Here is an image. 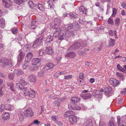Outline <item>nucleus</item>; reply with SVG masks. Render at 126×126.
<instances>
[{
  "label": "nucleus",
  "instance_id": "obj_13",
  "mask_svg": "<svg viewBox=\"0 0 126 126\" xmlns=\"http://www.w3.org/2000/svg\"><path fill=\"white\" fill-rule=\"evenodd\" d=\"M93 96L99 99H101L102 95V94L100 93L98 90H94L93 93Z\"/></svg>",
  "mask_w": 126,
  "mask_h": 126
},
{
  "label": "nucleus",
  "instance_id": "obj_34",
  "mask_svg": "<svg viewBox=\"0 0 126 126\" xmlns=\"http://www.w3.org/2000/svg\"><path fill=\"white\" fill-rule=\"evenodd\" d=\"M120 18L118 17H116L115 19V25L118 28L119 27L120 23Z\"/></svg>",
  "mask_w": 126,
  "mask_h": 126
},
{
  "label": "nucleus",
  "instance_id": "obj_53",
  "mask_svg": "<svg viewBox=\"0 0 126 126\" xmlns=\"http://www.w3.org/2000/svg\"><path fill=\"white\" fill-rule=\"evenodd\" d=\"M5 110H11V105L8 104L7 105H5Z\"/></svg>",
  "mask_w": 126,
  "mask_h": 126
},
{
  "label": "nucleus",
  "instance_id": "obj_22",
  "mask_svg": "<svg viewBox=\"0 0 126 126\" xmlns=\"http://www.w3.org/2000/svg\"><path fill=\"white\" fill-rule=\"evenodd\" d=\"M2 118L4 120H9L10 118V115L9 113L7 112H5L3 113L2 115Z\"/></svg>",
  "mask_w": 126,
  "mask_h": 126
},
{
  "label": "nucleus",
  "instance_id": "obj_7",
  "mask_svg": "<svg viewBox=\"0 0 126 126\" xmlns=\"http://www.w3.org/2000/svg\"><path fill=\"white\" fill-rule=\"evenodd\" d=\"M23 113L24 115L27 117H32L34 116L33 112L30 108L26 110L23 112Z\"/></svg>",
  "mask_w": 126,
  "mask_h": 126
},
{
  "label": "nucleus",
  "instance_id": "obj_23",
  "mask_svg": "<svg viewBox=\"0 0 126 126\" xmlns=\"http://www.w3.org/2000/svg\"><path fill=\"white\" fill-rule=\"evenodd\" d=\"M80 96L84 99H87L91 98V95L90 93H87L81 94Z\"/></svg>",
  "mask_w": 126,
  "mask_h": 126
},
{
  "label": "nucleus",
  "instance_id": "obj_44",
  "mask_svg": "<svg viewBox=\"0 0 126 126\" xmlns=\"http://www.w3.org/2000/svg\"><path fill=\"white\" fill-rule=\"evenodd\" d=\"M14 72L15 73L17 74V76H19L21 75L23 73L22 71L17 69H15Z\"/></svg>",
  "mask_w": 126,
  "mask_h": 126
},
{
  "label": "nucleus",
  "instance_id": "obj_6",
  "mask_svg": "<svg viewBox=\"0 0 126 126\" xmlns=\"http://www.w3.org/2000/svg\"><path fill=\"white\" fill-rule=\"evenodd\" d=\"M19 54L17 57V63L18 65H19L21 63L22 61L24 58L25 54L20 50L19 51Z\"/></svg>",
  "mask_w": 126,
  "mask_h": 126
},
{
  "label": "nucleus",
  "instance_id": "obj_64",
  "mask_svg": "<svg viewBox=\"0 0 126 126\" xmlns=\"http://www.w3.org/2000/svg\"><path fill=\"white\" fill-rule=\"evenodd\" d=\"M79 77L81 79H83L84 78L83 73H81L79 74Z\"/></svg>",
  "mask_w": 126,
  "mask_h": 126
},
{
  "label": "nucleus",
  "instance_id": "obj_61",
  "mask_svg": "<svg viewBox=\"0 0 126 126\" xmlns=\"http://www.w3.org/2000/svg\"><path fill=\"white\" fill-rule=\"evenodd\" d=\"M111 0H101V2L102 3H104L106 2H108L110 3L111 2Z\"/></svg>",
  "mask_w": 126,
  "mask_h": 126
},
{
  "label": "nucleus",
  "instance_id": "obj_8",
  "mask_svg": "<svg viewBox=\"0 0 126 126\" xmlns=\"http://www.w3.org/2000/svg\"><path fill=\"white\" fill-rule=\"evenodd\" d=\"M81 46L80 43L78 42L74 43L70 46L68 49L69 50H75L79 48Z\"/></svg>",
  "mask_w": 126,
  "mask_h": 126
},
{
  "label": "nucleus",
  "instance_id": "obj_30",
  "mask_svg": "<svg viewBox=\"0 0 126 126\" xmlns=\"http://www.w3.org/2000/svg\"><path fill=\"white\" fill-rule=\"evenodd\" d=\"M46 67L48 68V69H52L55 66V64L51 62H48L46 64Z\"/></svg>",
  "mask_w": 126,
  "mask_h": 126
},
{
  "label": "nucleus",
  "instance_id": "obj_9",
  "mask_svg": "<svg viewBox=\"0 0 126 126\" xmlns=\"http://www.w3.org/2000/svg\"><path fill=\"white\" fill-rule=\"evenodd\" d=\"M37 21L33 20L32 21L31 24H28L27 26L28 28L30 30H33L36 28L37 26Z\"/></svg>",
  "mask_w": 126,
  "mask_h": 126
},
{
  "label": "nucleus",
  "instance_id": "obj_15",
  "mask_svg": "<svg viewBox=\"0 0 126 126\" xmlns=\"http://www.w3.org/2000/svg\"><path fill=\"white\" fill-rule=\"evenodd\" d=\"M24 94L25 96H29L31 92H32V93H34L35 91L33 90H32L31 88H25V89L24 90Z\"/></svg>",
  "mask_w": 126,
  "mask_h": 126
},
{
  "label": "nucleus",
  "instance_id": "obj_25",
  "mask_svg": "<svg viewBox=\"0 0 126 126\" xmlns=\"http://www.w3.org/2000/svg\"><path fill=\"white\" fill-rule=\"evenodd\" d=\"M40 65L32 64L30 67V69L31 71L36 70L38 69L40 66Z\"/></svg>",
  "mask_w": 126,
  "mask_h": 126
},
{
  "label": "nucleus",
  "instance_id": "obj_55",
  "mask_svg": "<svg viewBox=\"0 0 126 126\" xmlns=\"http://www.w3.org/2000/svg\"><path fill=\"white\" fill-rule=\"evenodd\" d=\"M35 92L34 93H32V92H31L29 97L32 98H34L35 97Z\"/></svg>",
  "mask_w": 126,
  "mask_h": 126
},
{
  "label": "nucleus",
  "instance_id": "obj_26",
  "mask_svg": "<svg viewBox=\"0 0 126 126\" xmlns=\"http://www.w3.org/2000/svg\"><path fill=\"white\" fill-rule=\"evenodd\" d=\"M66 15H69L71 18L77 19L79 18L80 17L79 15L75 13H70L69 14H67Z\"/></svg>",
  "mask_w": 126,
  "mask_h": 126
},
{
  "label": "nucleus",
  "instance_id": "obj_2",
  "mask_svg": "<svg viewBox=\"0 0 126 126\" xmlns=\"http://www.w3.org/2000/svg\"><path fill=\"white\" fill-rule=\"evenodd\" d=\"M74 33L72 31H68L65 32V34H62L59 38L58 39L61 40L63 39H67L68 38L71 36H74Z\"/></svg>",
  "mask_w": 126,
  "mask_h": 126
},
{
  "label": "nucleus",
  "instance_id": "obj_14",
  "mask_svg": "<svg viewBox=\"0 0 126 126\" xmlns=\"http://www.w3.org/2000/svg\"><path fill=\"white\" fill-rule=\"evenodd\" d=\"M2 1L3 5L6 8H9L12 5V2L10 0H2Z\"/></svg>",
  "mask_w": 126,
  "mask_h": 126
},
{
  "label": "nucleus",
  "instance_id": "obj_50",
  "mask_svg": "<svg viewBox=\"0 0 126 126\" xmlns=\"http://www.w3.org/2000/svg\"><path fill=\"white\" fill-rule=\"evenodd\" d=\"M0 112H2L4 111V110H5V105H4L3 104H1L0 105Z\"/></svg>",
  "mask_w": 126,
  "mask_h": 126
},
{
  "label": "nucleus",
  "instance_id": "obj_12",
  "mask_svg": "<svg viewBox=\"0 0 126 126\" xmlns=\"http://www.w3.org/2000/svg\"><path fill=\"white\" fill-rule=\"evenodd\" d=\"M53 37L51 35H49L46 38V40H45V45L47 47V46H49L50 45V42L53 41Z\"/></svg>",
  "mask_w": 126,
  "mask_h": 126
},
{
  "label": "nucleus",
  "instance_id": "obj_48",
  "mask_svg": "<svg viewBox=\"0 0 126 126\" xmlns=\"http://www.w3.org/2000/svg\"><path fill=\"white\" fill-rule=\"evenodd\" d=\"M5 21L3 18H0V27H2L5 24Z\"/></svg>",
  "mask_w": 126,
  "mask_h": 126
},
{
  "label": "nucleus",
  "instance_id": "obj_19",
  "mask_svg": "<svg viewBox=\"0 0 126 126\" xmlns=\"http://www.w3.org/2000/svg\"><path fill=\"white\" fill-rule=\"evenodd\" d=\"M41 61V59L40 58H35L33 59L32 61V64H35L40 65V62Z\"/></svg>",
  "mask_w": 126,
  "mask_h": 126
},
{
  "label": "nucleus",
  "instance_id": "obj_46",
  "mask_svg": "<svg viewBox=\"0 0 126 126\" xmlns=\"http://www.w3.org/2000/svg\"><path fill=\"white\" fill-rule=\"evenodd\" d=\"M73 27V25L72 24H68L65 26V28L67 30H69Z\"/></svg>",
  "mask_w": 126,
  "mask_h": 126
},
{
  "label": "nucleus",
  "instance_id": "obj_60",
  "mask_svg": "<svg viewBox=\"0 0 126 126\" xmlns=\"http://www.w3.org/2000/svg\"><path fill=\"white\" fill-rule=\"evenodd\" d=\"M54 103L55 104V106H58L60 104V102L57 101H55L54 102Z\"/></svg>",
  "mask_w": 126,
  "mask_h": 126
},
{
  "label": "nucleus",
  "instance_id": "obj_29",
  "mask_svg": "<svg viewBox=\"0 0 126 126\" xmlns=\"http://www.w3.org/2000/svg\"><path fill=\"white\" fill-rule=\"evenodd\" d=\"M56 30L53 34V37H55L57 38L60 35L61 32L62 31L61 29H55Z\"/></svg>",
  "mask_w": 126,
  "mask_h": 126
},
{
  "label": "nucleus",
  "instance_id": "obj_1",
  "mask_svg": "<svg viewBox=\"0 0 126 126\" xmlns=\"http://www.w3.org/2000/svg\"><path fill=\"white\" fill-rule=\"evenodd\" d=\"M61 24V20L60 19L56 18L52 21L50 24V26L54 29H61L60 26Z\"/></svg>",
  "mask_w": 126,
  "mask_h": 126
},
{
  "label": "nucleus",
  "instance_id": "obj_36",
  "mask_svg": "<svg viewBox=\"0 0 126 126\" xmlns=\"http://www.w3.org/2000/svg\"><path fill=\"white\" fill-rule=\"evenodd\" d=\"M68 108L70 109H74L76 110H80L81 109V108L79 106L76 105L74 107H72L71 106H70L69 105H68Z\"/></svg>",
  "mask_w": 126,
  "mask_h": 126
},
{
  "label": "nucleus",
  "instance_id": "obj_52",
  "mask_svg": "<svg viewBox=\"0 0 126 126\" xmlns=\"http://www.w3.org/2000/svg\"><path fill=\"white\" fill-rule=\"evenodd\" d=\"M123 122L121 121L120 116H117V123L118 124V126H120V125L121 123L122 122Z\"/></svg>",
  "mask_w": 126,
  "mask_h": 126
},
{
  "label": "nucleus",
  "instance_id": "obj_62",
  "mask_svg": "<svg viewBox=\"0 0 126 126\" xmlns=\"http://www.w3.org/2000/svg\"><path fill=\"white\" fill-rule=\"evenodd\" d=\"M40 123V122H39L38 120H35L34 121H33V123H32V124H36V125H38V124H39Z\"/></svg>",
  "mask_w": 126,
  "mask_h": 126
},
{
  "label": "nucleus",
  "instance_id": "obj_33",
  "mask_svg": "<svg viewBox=\"0 0 126 126\" xmlns=\"http://www.w3.org/2000/svg\"><path fill=\"white\" fill-rule=\"evenodd\" d=\"M79 10L80 11L83 12V14H86L87 10L85 8L84 6H81L79 8Z\"/></svg>",
  "mask_w": 126,
  "mask_h": 126
},
{
  "label": "nucleus",
  "instance_id": "obj_57",
  "mask_svg": "<svg viewBox=\"0 0 126 126\" xmlns=\"http://www.w3.org/2000/svg\"><path fill=\"white\" fill-rule=\"evenodd\" d=\"M14 77V75L13 74L10 73L8 75V78L11 80H13V79Z\"/></svg>",
  "mask_w": 126,
  "mask_h": 126
},
{
  "label": "nucleus",
  "instance_id": "obj_17",
  "mask_svg": "<svg viewBox=\"0 0 126 126\" xmlns=\"http://www.w3.org/2000/svg\"><path fill=\"white\" fill-rule=\"evenodd\" d=\"M69 120L70 123L72 125L76 124L77 121V118L75 116H73L69 118Z\"/></svg>",
  "mask_w": 126,
  "mask_h": 126
},
{
  "label": "nucleus",
  "instance_id": "obj_45",
  "mask_svg": "<svg viewBox=\"0 0 126 126\" xmlns=\"http://www.w3.org/2000/svg\"><path fill=\"white\" fill-rule=\"evenodd\" d=\"M27 0H14L15 3L20 5L24 1Z\"/></svg>",
  "mask_w": 126,
  "mask_h": 126
},
{
  "label": "nucleus",
  "instance_id": "obj_41",
  "mask_svg": "<svg viewBox=\"0 0 126 126\" xmlns=\"http://www.w3.org/2000/svg\"><path fill=\"white\" fill-rule=\"evenodd\" d=\"M28 4L29 7L31 8L32 9L35 6V4L31 0H30L29 1Z\"/></svg>",
  "mask_w": 126,
  "mask_h": 126
},
{
  "label": "nucleus",
  "instance_id": "obj_27",
  "mask_svg": "<svg viewBox=\"0 0 126 126\" xmlns=\"http://www.w3.org/2000/svg\"><path fill=\"white\" fill-rule=\"evenodd\" d=\"M83 126H93V124L92 120L90 119H88L84 123Z\"/></svg>",
  "mask_w": 126,
  "mask_h": 126
},
{
  "label": "nucleus",
  "instance_id": "obj_24",
  "mask_svg": "<svg viewBox=\"0 0 126 126\" xmlns=\"http://www.w3.org/2000/svg\"><path fill=\"white\" fill-rule=\"evenodd\" d=\"M28 79L31 82H35L36 80V77L32 74L29 75L28 77Z\"/></svg>",
  "mask_w": 126,
  "mask_h": 126
},
{
  "label": "nucleus",
  "instance_id": "obj_38",
  "mask_svg": "<svg viewBox=\"0 0 126 126\" xmlns=\"http://www.w3.org/2000/svg\"><path fill=\"white\" fill-rule=\"evenodd\" d=\"M30 61H26V60L25 59V61L24 62V63L22 64V67L23 69H25L29 67V62Z\"/></svg>",
  "mask_w": 126,
  "mask_h": 126
},
{
  "label": "nucleus",
  "instance_id": "obj_54",
  "mask_svg": "<svg viewBox=\"0 0 126 126\" xmlns=\"http://www.w3.org/2000/svg\"><path fill=\"white\" fill-rule=\"evenodd\" d=\"M39 54L40 56H41L44 54L45 52L42 49H40L38 51Z\"/></svg>",
  "mask_w": 126,
  "mask_h": 126
},
{
  "label": "nucleus",
  "instance_id": "obj_37",
  "mask_svg": "<svg viewBox=\"0 0 126 126\" xmlns=\"http://www.w3.org/2000/svg\"><path fill=\"white\" fill-rule=\"evenodd\" d=\"M44 70H41L38 73V77L40 78L44 77L45 74V73Z\"/></svg>",
  "mask_w": 126,
  "mask_h": 126
},
{
  "label": "nucleus",
  "instance_id": "obj_16",
  "mask_svg": "<svg viewBox=\"0 0 126 126\" xmlns=\"http://www.w3.org/2000/svg\"><path fill=\"white\" fill-rule=\"evenodd\" d=\"M71 103L74 105L76 104L80 100V98L76 96L72 97L70 99Z\"/></svg>",
  "mask_w": 126,
  "mask_h": 126
},
{
  "label": "nucleus",
  "instance_id": "obj_39",
  "mask_svg": "<svg viewBox=\"0 0 126 126\" xmlns=\"http://www.w3.org/2000/svg\"><path fill=\"white\" fill-rule=\"evenodd\" d=\"M23 114H24L23 112H23H21L18 113V115L20 120L22 121H23L24 118V115Z\"/></svg>",
  "mask_w": 126,
  "mask_h": 126
},
{
  "label": "nucleus",
  "instance_id": "obj_4",
  "mask_svg": "<svg viewBox=\"0 0 126 126\" xmlns=\"http://www.w3.org/2000/svg\"><path fill=\"white\" fill-rule=\"evenodd\" d=\"M10 62V60L5 58L0 59V63H2V66L3 67L6 66H8L9 67L11 66L12 65Z\"/></svg>",
  "mask_w": 126,
  "mask_h": 126
},
{
  "label": "nucleus",
  "instance_id": "obj_59",
  "mask_svg": "<svg viewBox=\"0 0 126 126\" xmlns=\"http://www.w3.org/2000/svg\"><path fill=\"white\" fill-rule=\"evenodd\" d=\"M108 126H116L115 123L113 122H110L108 123Z\"/></svg>",
  "mask_w": 126,
  "mask_h": 126
},
{
  "label": "nucleus",
  "instance_id": "obj_5",
  "mask_svg": "<svg viewBox=\"0 0 126 126\" xmlns=\"http://www.w3.org/2000/svg\"><path fill=\"white\" fill-rule=\"evenodd\" d=\"M26 85L27 83L26 81L24 79H21L19 82L16 84V87L18 89H19L21 90H23L26 87H24Z\"/></svg>",
  "mask_w": 126,
  "mask_h": 126
},
{
  "label": "nucleus",
  "instance_id": "obj_63",
  "mask_svg": "<svg viewBox=\"0 0 126 126\" xmlns=\"http://www.w3.org/2000/svg\"><path fill=\"white\" fill-rule=\"evenodd\" d=\"M103 47V45L102 44H100L98 48V49L97 50L98 51H100L101 50V49Z\"/></svg>",
  "mask_w": 126,
  "mask_h": 126
},
{
  "label": "nucleus",
  "instance_id": "obj_51",
  "mask_svg": "<svg viewBox=\"0 0 126 126\" xmlns=\"http://www.w3.org/2000/svg\"><path fill=\"white\" fill-rule=\"evenodd\" d=\"M112 11V14L111 16H112V17H114L116 14L117 10L115 8H113V9Z\"/></svg>",
  "mask_w": 126,
  "mask_h": 126
},
{
  "label": "nucleus",
  "instance_id": "obj_18",
  "mask_svg": "<svg viewBox=\"0 0 126 126\" xmlns=\"http://www.w3.org/2000/svg\"><path fill=\"white\" fill-rule=\"evenodd\" d=\"M74 112L72 110H70L66 112L64 114V117H68L72 116L74 114Z\"/></svg>",
  "mask_w": 126,
  "mask_h": 126
},
{
  "label": "nucleus",
  "instance_id": "obj_3",
  "mask_svg": "<svg viewBox=\"0 0 126 126\" xmlns=\"http://www.w3.org/2000/svg\"><path fill=\"white\" fill-rule=\"evenodd\" d=\"M43 38L42 35L38 38L32 44V47L33 48H35L41 46L43 42Z\"/></svg>",
  "mask_w": 126,
  "mask_h": 126
},
{
  "label": "nucleus",
  "instance_id": "obj_43",
  "mask_svg": "<svg viewBox=\"0 0 126 126\" xmlns=\"http://www.w3.org/2000/svg\"><path fill=\"white\" fill-rule=\"evenodd\" d=\"M112 16H111L108 19V23L109 24L113 25L114 24V22L112 19Z\"/></svg>",
  "mask_w": 126,
  "mask_h": 126
},
{
  "label": "nucleus",
  "instance_id": "obj_21",
  "mask_svg": "<svg viewBox=\"0 0 126 126\" xmlns=\"http://www.w3.org/2000/svg\"><path fill=\"white\" fill-rule=\"evenodd\" d=\"M115 39L110 38L108 40V46L109 47H113L115 45Z\"/></svg>",
  "mask_w": 126,
  "mask_h": 126
},
{
  "label": "nucleus",
  "instance_id": "obj_56",
  "mask_svg": "<svg viewBox=\"0 0 126 126\" xmlns=\"http://www.w3.org/2000/svg\"><path fill=\"white\" fill-rule=\"evenodd\" d=\"M72 76L71 75H68V76H64V79H69L72 78Z\"/></svg>",
  "mask_w": 126,
  "mask_h": 126
},
{
  "label": "nucleus",
  "instance_id": "obj_35",
  "mask_svg": "<svg viewBox=\"0 0 126 126\" xmlns=\"http://www.w3.org/2000/svg\"><path fill=\"white\" fill-rule=\"evenodd\" d=\"M72 24L73 25V27L76 29H75V30H78V29H79V24L76 21H74L73 22Z\"/></svg>",
  "mask_w": 126,
  "mask_h": 126
},
{
  "label": "nucleus",
  "instance_id": "obj_11",
  "mask_svg": "<svg viewBox=\"0 0 126 126\" xmlns=\"http://www.w3.org/2000/svg\"><path fill=\"white\" fill-rule=\"evenodd\" d=\"M109 81L110 84L115 87L118 86L119 84L118 80L115 78H111Z\"/></svg>",
  "mask_w": 126,
  "mask_h": 126
},
{
  "label": "nucleus",
  "instance_id": "obj_31",
  "mask_svg": "<svg viewBox=\"0 0 126 126\" xmlns=\"http://www.w3.org/2000/svg\"><path fill=\"white\" fill-rule=\"evenodd\" d=\"M76 54L75 52L70 51L66 55V56L70 58H73L76 55Z\"/></svg>",
  "mask_w": 126,
  "mask_h": 126
},
{
  "label": "nucleus",
  "instance_id": "obj_40",
  "mask_svg": "<svg viewBox=\"0 0 126 126\" xmlns=\"http://www.w3.org/2000/svg\"><path fill=\"white\" fill-rule=\"evenodd\" d=\"M47 3L48 5V9H51L53 7V3L52 1L51 0H48L47 1Z\"/></svg>",
  "mask_w": 126,
  "mask_h": 126
},
{
  "label": "nucleus",
  "instance_id": "obj_49",
  "mask_svg": "<svg viewBox=\"0 0 126 126\" xmlns=\"http://www.w3.org/2000/svg\"><path fill=\"white\" fill-rule=\"evenodd\" d=\"M11 31L13 34L16 33L18 32V29L14 27L11 29Z\"/></svg>",
  "mask_w": 126,
  "mask_h": 126
},
{
  "label": "nucleus",
  "instance_id": "obj_47",
  "mask_svg": "<svg viewBox=\"0 0 126 126\" xmlns=\"http://www.w3.org/2000/svg\"><path fill=\"white\" fill-rule=\"evenodd\" d=\"M116 33V32L115 31H113L112 30H110V31L109 34L110 36H113L115 35L116 36H117Z\"/></svg>",
  "mask_w": 126,
  "mask_h": 126
},
{
  "label": "nucleus",
  "instance_id": "obj_42",
  "mask_svg": "<svg viewBox=\"0 0 126 126\" xmlns=\"http://www.w3.org/2000/svg\"><path fill=\"white\" fill-rule=\"evenodd\" d=\"M117 69L119 70L124 73H125V71L124 69L119 64H117Z\"/></svg>",
  "mask_w": 126,
  "mask_h": 126
},
{
  "label": "nucleus",
  "instance_id": "obj_32",
  "mask_svg": "<svg viewBox=\"0 0 126 126\" xmlns=\"http://www.w3.org/2000/svg\"><path fill=\"white\" fill-rule=\"evenodd\" d=\"M36 6L38 9L40 11H43L45 10V8L44 7V6L42 4L38 3Z\"/></svg>",
  "mask_w": 126,
  "mask_h": 126
},
{
  "label": "nucleus",
  "instance_id": "obj_28",
  "mask_svg": "<svg viewBox=\"0 0 126 126\" xmlns=\"http://www.w3.org/2000/svg\"><path fill=\"white\" fill-rule=\"evenodd\" d=\"M46 52L48 54H51L53 53V50L52 49L51 47H46Z\"/></svg>",
  "mask_w": 126,
  "mask_h": 126
},
{
  "label": "nucleus",
  "instance_id": "obj_58",
  "mask_svg": "<svg viewBox=\"0 0 126 126\" xmlns=\"http://www.w3.org/2000/svg\"><path fill=\"white\" fill-rule=\"evenodd\" d=\"M106 123L105 122L101 121L100 122L99 126H106Z\"/></svg>",
  "mask_w": 126,
  "mask_h": 126
},
{
  "label": "nucleus",
  "instance_id": "obj_10",
  "mask_svg": "<svg viewBox=\"0 0 126 126\" xmlns=\"http://www.w3.org/2000/svg\"><path fill=\"white\" fill-rule=\"evenodd\" d=\"M104 90L105 94L107 96H111L112 93L113 92L111 87H105Z\"/></svg>",
  "mask_w": 126,
  "mask_h": 126
},
{
  "label": "nucleus",
  "instance_id": "obj_20",
  "mask_svg": "<svg viewBox=\"0 0 126 126\" xmlns=\"http://www.w3.org/2000/svg\"><path fill=\"white\" fill-rule=\"evenodd\" d=\"M33 56V54L32 52H28L25 57V59L26 61H30Z\"/></svg>",
  "mask_w": 126,
  "mask_h": 126
}]
</instances>
